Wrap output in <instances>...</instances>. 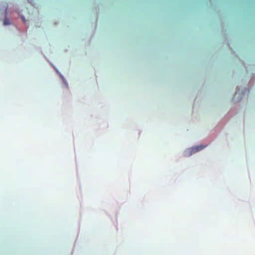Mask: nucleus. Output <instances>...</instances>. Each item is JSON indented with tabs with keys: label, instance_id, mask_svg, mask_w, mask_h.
<instances>
[{
	"label": "nucleus",
	"instance_id": "nucleus-1",
	"mask_svg": "<svg viewBox=\"0 0 255 255\" xmlns=\"http://www.w3.org/2000/svg\"><path fill=\"white\" fill-rule=\"evenodd\" d=\"M206 146H207V145H199L193 147L192 148H191L190 149V150H191L190 155L192 154V153L197 152L202 150L203 149L205 148Z\"/></svg>",
	"mask_w": 255,
	"mask_h": 255
},
{
	"label": "nucleus",
	"instance_id": "nucleus-2",
	"mask_svg": "<svg viewBox=\"0 0 255 255\" xmlns=\"http://www.w3.org/2000/svg\"><path fill=\"white\" fill-rule=\"evenodd\" d=\"M3 24L4 25H8L9 24V20L7 18H5L3 21Z\"/></svg>",
	"mask_w": 255,
	"mask_h": 255
},
{
	"label": "nucleus",
	"instance_id": "nucleus-3",
	"mask_svg": "<svg viewBox=\"0 0 255 255\" xmlns=\"http://www.w3.org/2000/svg\"><path fill=\"white\" fill-rule=\"evenodd\" d=\"M22 18L23 21L24 22H25V21H26V20H25V19L24 17V16H22Z\"/></svg>",
	"mask_w": 255,
	"mask_h": 255
}]
</instances>
